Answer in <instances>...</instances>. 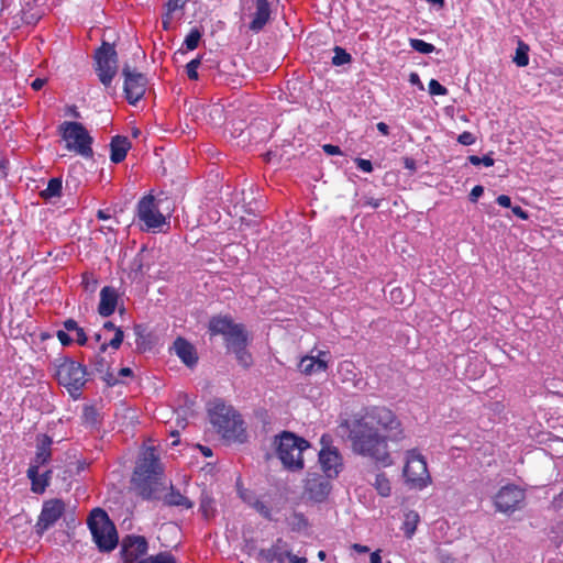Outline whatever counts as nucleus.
Listing matches in <instances>:
<instances>
[{
  "label": "nucleus",
  "instance_id": "1",
  "mask_svg": "<svg viewBox=\"0 0 563 563\" xmlns=\"http://www.w3.org/2000/svg\"><path fill=\"white\" fill-rule=\"evenodd\" d=\"M345 426L352 451L383 467L394 463L388 443H399L406 438L400 418L384 405L364 407Z\"/></svg>",
  "mask_w": 563,
  "mask_h": 563
},
{
  "label": "nucleus",
  "instance_id": "2",
  "mask_svg": "<svg viewBox=\"0 0 563 563\" xmlns=\"http://www.w3.org/2000/svg\"><path fill=\"white\" fill-rule=\"evenodd\" d=\"M164 468L154 446L144 448L136 461L131 485L144 500H158L164 489L162 477Z\"/></svg>",
  "mask_w": 563,
  "mask_h": 563
},
{
  "label": "nucleus",
  "instance_id": "3",
  "mask_svg": "<svg viewBox=\"0 0 563 563\" xmlns=\"http://www.w3.org/2000/svg\"><path fill=\"white\" fill-rule=\"evenodd\" d=\"M53 366L54 378L58 385L63 386L74 399H78L89 380L87 366L69 356L55 358Z\"/></svg>",
  "mask_w": 563,
  "mask_h": 563
},
{
  "label": "nucleus",
  "instance_id": "4",
  "mask_svg": "<svg viewBox=\"0 0 563 563\" xmlns=\"http://www.w3.org/2000/svg\"><path fill=\"white\" fill-rule=\"evenodd\" d=\"M273 445L277 457L288 471H301L305 467L302 453L310 443L290 431H283L274 437Z\"/></svg>",
  "mask_w": 563,
  "mask_h": 563
},
{
  "label": "nucleus",
  "instance_id": "5",
  "mask_svg": "<svg viewBox=\"0 0 563 563\" xmlns=\"http://www.w3.org/2000/svg\"><path fill=\"white\" fill-rule=\"evenodd\" d=\"M208 416L210 423L222 438L238 439L243 432V420L232 406L216 399L209 404Z\"/></svg>",
  "mask_w": 563,
  "mask_h": 563
},
{
  "label": "nucleus",
  "instance_id": "6",
  "mask_svg": "<svg viewBox=\"0 0 563 563\" xmlns=\"http://www.w3.org/2000/svg\"><path fill=\"white\" fill-rule=\"evenodd\" d=\"M88 527L93 541L101 552H111L119 543L115 526L110 521L108 514L101 508L91 510L88 517Z\"/></svg>",
  "mask_w": 563,
  "mask_h": 563
},
{
  "label": "nucleus",
  "instance_id": "7",
  "mask_svg": "<svg viewBox=\"0 0 563 563\" xmlns=\"http://www.w3.org/2000/svg\"><path fill=\"white\" fill-rule=\"evenodd\" d=\"M58 132L66 143V148L74 152L84 158H92L93 139L90 136L88 130L79 122L64 121L58 126Z\"/></svg>",
  "mask_w": 563,
  "mask_h": 563
},
{
  "label": "nucleus",
  "instance_id": "8",
  "mask_svg": "<svg viewBox=\"0 0 563 563\" xmlns=\"http://www.w3.org/2000/svg\"><path fill=\"white\" fill-rule=\"evenodd\" d=\"M402 473L406 483L411 488L423 489L431 483L427 461L418 449H411L406 452V463Z\"/></svg>",
  "mask_w": 563,
  "mask_h": 563
},
{
  "label": "nucleus",
  "instance_id": "9",
  "mask_svg": "<svg viewBox=\"0 0 563 563\" xmlns=\"http://www.w3.org/2000/svg\"><path fill=\"white\" fill-rule=\"evenodd\" d=\"M93 59V68L100 82L106 88L110 87L118 73V54L114 45L102 42L101 46L96 49Z\"/></svg>",
  "mask_w": 563,
  "mask_h": 563
},
{
  "label": "nucleus",
  "instance_id": "10",
  "mask_svg": "<svg viewBox=\"0 0 563 563\" xmlns=\"http://www.w3.org/2000/svg\"><path fill=\"white\" fill-rule=\"evenodd\" d=\"M332 442L331 435L323 434L321 437L318 457L323 474L334 479L343 471L344 462L340 450Z\"/></svg>",
  "mask_w": 563,
  "mask_h": 563
},
{
  "label": "nucleus",
  "instance_id": "11",
  "mask_svg": "<svg viewBox=\"0 0 563 563\" xmlns=\"http://www.w3.org/2000/svg\"><path fill=\"white\" fill-rule=\"evenodd\" d=\"M123 92L130 104H136L145 95L147 89V77L135 68L125 64L122 68Z\"/></svg>",
  "mask_w": 563,
  "mask_h": 563
},
{
  "label": "nucleus",
  "instance_id": "12",
  "mask_svg": "<svg viewBox=\"0 0 563 563\" xmlns=\"http://www.w3.org/2000/svg\"><path fill=\"white\" fill-rule=\"evenodd\" d=\"M2 1V11L8 10L15 19V24H36L43 16L42 5L38 0H19L18 4H9V0Z\"/></svg>",
  "mask_w": 563,
  "mask_h": 563
},
{
  "label": "nucleus",
  "instance_id": "13",
  "mask_svg": "<svg viewBox=\"0 0 563 563\" xmlns=\"http://www.w3.org/2000/svg\"><path fill=\"white\" fill-rule=\"evenodd\" d=\"M137 218L143 223L142 230L152 231L166 223L165 216L159 211L152 195L143 197L137 203Z\"/></svg>",
  "mask_w": 563,
  "mask_h": 563
},
{
  "label": "nucleus",
  "instance_id": "14",
  "mask_svg": "<svg viewBox=\"0 0 563 563\" xmlns=\"http://www.w3.org/2000/svg\"><path fill=\"white\" fill-rule=\"evenodd\" d=\"M332 479L324 474L308 473L303 481L302 496L313 503H323L331 493Z\"/></svg>",
  "mask_w": 563,
  "mask_h": 563
},
{
  "label": "nucleus",
  "instance_id": "15",
  "mask_svg": "<svg viewBox=\"0 0 563 563\" xmlns=\"http://www.w3.org/2000/svg\"><path fill=\"white\" fill-rule=\"evenodd\" d=\"M525 498L526 493L522 488L515 484H507L495 495L494 505L499 512L512 514L520 508Z\"/></svg>",
  "mask_w": 563,
  "mask_h": 563
},
{
  "label": "nucleus",
  "instance_id": "16",
  "mask_svg": "<svg viewBox=\"0 0 563 563\" xmlns=\"http://www.w3.org/2000/svg\"><path fill=\"white\" fill-rule=\"evenodd\" d=\"M66 504L60 498L45 500L42 506L40 516L35 523V531L38 536H43L52 528L65 514Z\"/></svg>",
  "mask_w": 563,
  "mask_h": 563
},
{
  "label": "nucleus",
  "instance_id": "17",
  "mask_svg": "<svg viewBox=\"0 0 563 563\" xmlns=\"http://www.w3.org/2000/svg\"><path fill=\"white\" fill-rule=\"evenodd\" d=\"M243 8L249 12V30L258 33L271 21L272 10L268 0H243Z\"/></svg>",
  "mask_w": 563,
  "mask_h": 563
},
{
  "label": "nucleus",
  "instance_id": "18",
  "mask_svg": "<svg viewBox=\"0 0 563 563\" xmlns=\"http://www.w3.org/2000/svg\"><path fill=\"white\" fill-rule=\"evenodd\" d=\"M147 541L142 536H126L121 543V558L125 563H133L147 551Z\"/></svg>",
  "mask_w": 563,
  "mask_h": 563
},
{
  "label": "nucleus",
  "instance_id": "19",
  "mask_svg": "<svg viewBox=\"0 0 563 563\" xmlns=\"http://www.w3.org/2000/svg\"><path fill=\"white\" fill-rule=\"evenodd\" d=\"M329 355L328 351H318L316 356L305 355L301 357L298 369L305 375H312L316 373L325 372L329 367L328 360L324 357Z\"/></svg>",
  "mask_w": 563,
  "mask_h": 563
},
{
  "label": "nucleus",
  "instance_id": "20",
  "mask_svg": "<svg viewBox=\"0 0 563 563\" xmlns=\"http://www.w3.org/2000/svg\"><path fill=\"white\" fill-rule=\"evenodd\" d=\"M288 555V543L283 538H277L267 549H261L258 558L265 563H284Z\"/></svg>",
  "mask_w": 563,
  "mask_h": 563
},
{
  "label": "nucleus",
  "instance_id": "21",
  "mask_svg": "<svg viewBox=\"0 0 563 563\" xmlns=\"http://www.w3.org/2000/svg\"><path fill=\"white\" fill-rule=\"evenodd\" d=\"M52 445L53 439L49 435L38 434L36 437L35 456L32 459L30 465H36V468L46 465L52 460Z\"/></svg>",
  "mask_w": 563,
  "mask_h": 563
},
{
  "label": "nucleus",
  "instance_id": "22",
  "mask_svg": "<svg viewBox=\"0 0 563 563\" xmlns=\"http://www.w3.org/2000/svg\"><path fill=\"white\" fill-rule=\"evenodd\" d=\"M118 300L119 295L117 289L111 286H104L100 291L98 313L104 318L110 317L117 309Z\"/></svg>",
  "mask_w": 563,
  "mask_h": 563
},
{
  "label": "nucleus",
  "instance_id": "23",
  "mask_svg": "<svg viewBox=\"0 0 563 563\" xmlns=\"http://www.w3.org/2000/svg\"><path fill=\"white\" fill-rule=\"evenodd\" d=\"M52 475V470H46L44 473L40 474V468H36V465H30L26 471V476L31 481V490L34 494H43L51 483Z\"/></svg>",
  "mask_w": 563,
  "mask_h": 563
},
{
  "label": "nucleus",
  "instance_id": "24",
  "mask_svg": "<svg viewBox=\"0 0 563 563\" xmlns=\"http://www.w3.org/2000/svg\"><path fill=\"white\" fill-rule=\"evenodd\" d=\"M100 351L97 355L90 361V365L92 366L93 371L99 373L101 375L102 380L107 384L109 387H113L121 383V380L115 376L113 372L110 369L109 362L104 358Z\"/></svg>",
  "mask_w": 563,
  "mask_h": 563
},
{
  "label": "nucleus",
  "instance_id": "25",
  "mask_svg": "<svg viewBox=\"0 0 563 563\" xmlns=\"http://www.w3.org/2000/svg\"><path fill=\"white\" fill-rule=\"evenodd\" d=\"M174 349L177 356L189 367H192L198 362L196 350L191 343L184 338H177L174 342Z\"/></svg>",
  "mask_w": 563,
  "mask_h": 563
},
{
  "label": "nucleus",
  "instance_id": "26",
  "mask_svg": "<svg viewBox=\"0 0 563 563\" xmlns=\"http://www.w3.org/2000/svg\"><path fill=\"white\" fill-rule=\"evenodd\" d=\"M131 148V142L126 136L115 135L110 142V159L114 164L123 162L126 157L129 150Z\"/></svg>",
  "mask_w": 563,
  "mask_h": 563
},
{
  "label": "nucleus",
  "instance_id": "27",
  "mask_svg": "<svg viewBox=\"0 0 563 563\" xmlns=\"http://www.w3.org/2000/svg\"><path fill=\"white\" fill-rule=\"evenodd\" d=\"M236 324L230 317L217 316L210 319L208 330L211 335L221 334L225 338Z\"/></svg>",
  "mask_w": 563,
  "mask_h": 563
},
{
  "label": "nucleus",
  "instance_id": "28",
  "mask_svg": "<svg viewBox=\"0 0 563 563\" xmlns=\"http://www.w3.org/2000/svg\"><path fill=\"white\" fill-rule=\"evenodd\" d=\"M227 347L231 351L247 346L249 338L243 324L238 323L235 328L224 338Z\"/></svg>",
  "mask_w": 563,
  "mask_h": 563
},
{
  "label": "nucleus",
  "instance_id": "29",
  "mask_svg": "<svg viewBox=\"0 0 563 563\" xmlns=\"http://www.w3.org/2000/svg\"><path fill=\"white\" fill-rule=\"evenodd\" d=\"M189 0H166L164 3V13L162 15V25L165 31L170 29L173 15L177 11H183Z\"/></svg>",
  "mask_w": 563,
  "mask_h": 563
},
{
  "label": "nucleus",
  "instance_id": "30",
  "mask_svg": "<svg viewBox=\"0 0 563 563\" xmlns=\"http://www.w3.org/2000/svg\"><path fill=\"white\" fill-rule=\"evenodd\" d=\"M163 500L164 504L169 507H180L183 509H191L194 507V503L173 486H170V490L164 495Z\"/></svg>",
  "mask_w": 563,
  "mask_h": 563
},
{
  "label": "nucleus",
  "instance_id": "31",
  "mask_svg": "<svg viewBox=\"0 0 563 563\" xmlns=\"http://www.w3.org/2000/svg\"><path fill=\"white\" fill-rule=\"evenodd\" d=\"M104 331H114V336L109 342H103L100 345V352L104 353L108 347L113 350H118L124 339V332L120 327H117L112 321H107L103 323Z\"/></svg>",
  "mask_w": 563,
  "mask_h": 563
},
{
  "label": "nucleus",
  "instance_id": "32",
  "mask_svg": "<svg viewBox=\"0 0 563 563\" xmlns=\"http://www.w3.org/2000/svg\"><path fill=\"white\" fill-rule=\"evenodd\" d=\"M63 327L66 331L75 333V341L78 345L84 346L87 344L88 338L85 329L81 328L76 320L69 318L63 322Z\"/></svg>",
  "mask_w": 563,
  "mask_h": 563
},
{
  "label": "nucleus",
  "instance_id": "33",
  "mask_svg": "<svg viewBox=\"0 0 563 563\" xmlns=\"http://www.w3.org/2000/svg\"><path fill=\"white\" fill-rule=\"evenodd\" d=\"M419 520V514L415 510H410L407 514H405L402 531L408 539H411L412 536L415 534Z\"/></svg>",
  "mask_w": 563,
  "mask_h": 563
},
{
  "label": "nucleus",
  "instance_id": "34",
  "mask_svg": "<svg viewBox=\"0 0 563 563\" xmlns=\"http://www.w3.org/2000/svg\"><path fill=\"white\" fill-rule=\"evenodd\" d=\"M372 485L382 497H388L391 493L390 481L384 472H379L375 475V481Z\"/></svg>",
  "mask_w": 563,
  "mask_h": 563
},
{
  "label": "nucleus",
  "instance_id": "35",
  "mask_svg": "<svg viewBox=\"0 0 563 563\" xmlns=\"http://www.w3.org/2000/svg\"><path fill=\"white\" fill-rule=\"evenodd\" d=\"M199 510L205 519L213 518L216 515L214 499L207 492L201 493Z\"/></svg>",
  "mask_w": 563,
  "mask_h": 563
},
{
  "label": "nucleus",
  "instance_id": "36",
  "mask_svg": "<svg viewBox=\"0 0 563 563\" xmlns=\"http://www.w3.org/2000/svg\"><path fill=\"white\" fill-rule=\"evenodd\" d=\"M63 183L60 178H51L48 180L47 187L41 191V197L44 199H51L54 197H59L62 195Z\"/></svg>",
  "mask_w": 563,
  "mask_h": 563
},
{
  "label": "nucleus",
  "instance_id": "37",
  "mask_svg": "<svg viewBox=\"0 0 563 563\" xmlns=\"http://www.w3.org/2000/svg\"><path fill=\"white\" fill-rule=\"evenodd\" d=\"M291 531L300 532L308 528L309 522L302 512H294L288 521Z\"/></svg>",
  "mask_w": 563,
  "mask_h": 563
},
{
  "label": "nucleus",
  "instance_id": "38",
  "mask_svg": "<svg viewBox=\"0 0 563 563\" xmlns=\"http://www.w3.org/2000/svg\"><path fill=\"white\" fill-rule=\"evenodd\" d=\"M338 373L342 382L354 380L356 377L355 366L350 361H343L338 366Z\"/></svg>",
  "mask_w": 563,
  "mask_h": 563
},
{
  "label": "nucleus",
  "instance_id": "39",
  "mask_svg": "<svg viewBox=\"0 0 563 563\" xmlns=\"http://www.w3.org/2000/svg\"><path fill=\"white\" fill-rule=\"evenodd\" d=\"M529 46L523 42H519L518 47L516 49V55L514 57V63L518 67H526L529 64Z\"/></svg>",
  "mask_w": 563,
  "mask_h": 563
},
{
  "label": "nucleus",
  "instance_id": "40",
  "mask_svg": "<svg viewBox=\"0 0 563 563\" xmlns=\"http://www.w3.org/2000/svg\"><path fill=\"white\" fill-rule=\"evenodd\" d=\"M232 352L235 354V357L242 367L249 368L253 364V357L247 351V346L239 347Z\"/></svg>",
  "mask_w": 563,
  "mask_h": 563
},
{
  "label": "nucleus",
  "instance_id": "41",
  "mask_svg": "<svg viewBox=\"0 0 563 563\" xmlns=\"http://www.w3.org/2000/svg\"><path fill=\"white\" fill-rule=\"evenodd\" d=\"M136 563H176V559L168 552H161L156 555L140 560Z\"/></svg>",
  "mask_w": 563,
  "mask_h": 563
},
{
  "label": "nucleus",
  "instance_id": "42",
  "mask_svg": "<svg viewBox=\"0 0 563 563\" xmlns=\"http://www.w3.org/2000/svg\"><path fill=\"white\" fill-rule=\"evenodd\" d=\"M81 285L88 292H95L99 285V280L93 273L85 272L81 275Z\"/></svg>",
  "mask_w": 563,
  "mask_h": 563
},
{
  "label": "nucleus",
  "instance_id": "43",
  "mask_svg": "<svg viewBox=\"0 0 563 563\" xmlns=\"http://www.w3.org/2000/svg\"><path fill=\"white\" fill-rule=\"evenodd\" d=\"M410 47L421 54H430L435 51V46L420 38H410Z\"/></svg>",
  "mask_w": 563,
  "mask_h": 563
},
{
  "label": "nucleus",
  "instance_id": "44",
  "mask_svg": "<svg viewBox=\"0 0 563 563\" xmlns=\"http://www.w3.org/2000/svg\"><path fill=\"white\" fill-rule=\"evenodd\" d=\"M201 36H202V34L197 27L191 29L189 34L186 36V38L184 41L186 48L188 51L196 49L199 45Z\"/></svg>",
  "mask_w": 563,
  "mask_h": 563
},
{
  "label": "nucleus",
  "instance_id": "45",
  "mask_svg": "<svg viewBox=\"0 0 563 563\" xmlns=\"http://www.w3.org/2000/svg\"><path fill=\"white\" fill-rule=\"evenodd\" d=\"M352 59L351 55L342 47H334V56L332 57V64L335 66H341L350 63Z\"/></svg>",
  "mask_w": 563,
  "mask_h": 563
},
{
  "label": "nucleus",
  "instance_id": "46",
  "mask_svg": "<svg viewBox=\"0 0 563 563\" xmlns=\"http://www.w3.org/2000/svg\"><path fill=\"white\" fill-rule=\"evenodd\" d=\"M251 507L254 508L265 519H272V509L263 500L258 498L254 499V501L251 504Z\"/></svg>",
  "mask_w": 563,
  "mask_h": 563
},
{
  "label": "nucleus",
  "instance_id": "47",
  "mask_svg": "<svg viewBox=\"0 0 563 563\" xmlns=\"http://www.w3.org/2000/svg\"><path fill=\"white\" fill-rule=\"evenodd\" d=\"M429 93L432 96H445L448 95V89L441 85L437 79H431L428 84Z\"/></svg>",
  "mask_w": 563,
  "mask_h": 563
},
{
  "label": "nucleus",
  "instance_id": "48",
  "mask_svg": "<svg viewBox=\"0 0 563 563\" xmlns=\"http://www.w3.org/2000/svg\"><path fill=\"white\" fill-rule=\"evenodd\" d=\"M201 64V60L200 58H195V59H191L187 65H186V74L188 76L189 79L191 80H197L198 79V67L200 66Z\"/></svg>",
  "mask_w": 563,
  "mask_h": 563
},
{
  "label": "nucleus",
  "instance_id": "49",
  "mask_svg": "<svg viewBox=\"0 0 563 563\" xmlns=\"http://www.w3.org/2000/svg\"><path fill=\"white\" fill-rule=\"evenodd\" d=\"M550 508L559 516H563V489L555 495L551 501Z\"/></svg>",
  "mask_w": 563,
  "mask_h": 563
},
{
  "label": "nucleus",
  "instance_id": "50",
  "mask_svg": "<svg viewBox=\"0 0 563 563\" xmlns=\"http://www.w3.org/2000/svg\"><path fill=\"white\" fill-rule=\"evenodd\" d=\"M476 141V137L474 136L473 133L468 132V131H464L463 133H461L457 137V142L462 145H472L474 144Z\"/></svg>",
  "mask_w": 563,
  "mask_h": 563
},
{
  "label": "nucleus",
  "instance_id": "51",
  "mask_svg": "<svg viewBox=\"0 0 563 563\" xmlns=\"http://www.w3.org/2000/svg\"><path fill=\"white\" fill-rule=\"evenodd\" d=\"M56 336L63 346H69L75 341L65 329L58 330Z\"/></svg>",
  "mask_w": 563,
  "mask_h": 563
},
{
  "label": "nucleus",
  "instance_id": "52",
  "mask_svg": "<svg viewBox=\"0 0 563 563\" xmlns=\"http://www.w3.org/2000/svg\"><path fill=\"white\" fill-rule=\"evenodd\" d=\"M357 168H360L364 173H372L373 172V164L369 159L357 157L354 159Z\"/></svg>",
  "mask_w": 563,
  "mask_h": 563
},
{
  "label": "nucleus",
  "instance_id": "53",
  "mask_svg": "<svg viewBox=\"0 0 563 563\" xmlns=\"http://www.w3.org/2000/svg\"><path fill=\"white\" fill-rule=\"evenodd\" d=\"M84 420L86 423L95 424L97 422V411L92 407H86L84 410Z\"/></svg>",
  "mask_w": 563,
  "mask_h": 563
},
{
  "label": "nucleus",
  "instance_id": "54",
  "mask_svg": "<svg viewBox=\"0 0 563 563\" xmlns=\"http://www.w3.org/2000/svg\"><path fill=\"white\" fill-rule=\"evenodd\" d=\"M239 496L244 503H246L250 506L254 501V499H256L254 494L247 489H239Z\"/></svg>",
  "mask_w": 563,
  "mask_h": 563
},
{
  "label": "nucleus",
  "instance_id": "55",
  "mask_svg": "<svg viewBox=\"0 0 563 563\" xmlns=\"http://www.w3.org/2000/svg\"><path fill=\"white\" fill-rule=\"evenodd\" d=\"M322 150L328 155H341L342 154L341 148L338 145H333V144H324L322 146Z\"/></svg>",
  "mask_w": 563,
  "mask_h": 563
},
{
  "label": "nucleus",
  "instance_id": "56",
  "mask_svg": "<svg viewBox=\"0 0 563 563\" xmlns=\"http://www.w3.org/2000/svg\"><path fill=\"white\" fill-rule=\"evenodd\" d=\"M484 188L481 185H476L470 192V200L475 202L483 195Z\"/></svg>",
  "mask_w": 563,
  "mask_h": 563
},
{
  "label": "nucleus",
  "instance_id": "57",
  "mask_svg": "<svg viewBox=\"0 0 563 563\" xmlns=\"http://www.w3.org/2000/svg\"><path fill=\"white\" fill-rule=\"evenodd\" d=\"M511 208V212L518 217L519 219L521 220H528L529 218V214L526 210H523L520 206H515V207H510Z\"/></svg>",
  "mask_w": 563,
  "mask_h": 563
},
{
  "label": "nucleus",
  "instance_id": "58",
  "mask_svg": "<svg viewBox=\"0 0 563 563\" xmlns=\"http://www.w3.org/2000/svg\"><path fill=\"white\" fill-rule=\"evenodd\" d=\"M496 202L504 207V208H510L511 207V199L507 195H499L496 199Z\"/></svg>",
  "mask_w": 563,
  "mask_h": 563
},
{
  "label": "nucleus",
  "instance_id": "59",
  "mask_svg": "<svg viewBox=\"0 0 563 563\" xmlns=\"http://www.w3.org/2000/svg\"><path fill=\"white\" fill-rule=\"evenodd\" d=\"M286 559L289 561V563H306L307 559L303 556H297L291 553V551L288 549V555Z\"/></svg>",
  "mask_w": 563,
  "mask_h": 563
},
{
  "label": "nucleus",
  "instance_id": "60",
  "mask_svg": "<svg viewBox=\"0 0 563 563\" xmlns=\"http://www.w3.org/2000/svg\"><path fill=\"white\" fill-rule=\"evenodd\" d=\"M404 167L406 169H409L410 172H416L417 169V164H416V161L411 157H404Z\"/></svg>",
  "mask_w": 563,
  "mask_h": 563
},
{
  "label": "nucleus",
  "instance_id": "61",
  "mask_svg": "<svg viewBox=\"0 0 563 563\" xmlns=\"http://www.w3.org/2000/svg\"><path fill=\"white\" fill-rule=\"evenodd\" d=\"M46 84V79L45 78H35L32 82H31V87L33 90L35 91H38L41 90Z\"/></svg>",
  "mask_w": 563,
  "mask_h": 563
},
{
  "label": "nucleus",
  "instance_id": "62",
  "mask_svg": "<svg viewBox=\"0 0 563 563\" xmlns=\"http://www.w3.org/2000/svg\"><path fill=\"white\" fill-rule=\"evenodd\" d=\"M481 164H483L486 167H490L494 165V158L490 156V154L484 155L481 158Z\"/></svg>",
  "mask_w": 563,
  "mask_h": 563
},
{
  "label": "nucleus",
  "instance_id": "63",
  "mask_svg": "<svg viewBox=\"0 0 563 563\" xmlns=\"http://www.w3.org/2000/svg\"><path fill=\"white\" fill-rule=\"evenodd\" d=\"M377 130L383 134V135H388L389 134V126L385 123V122H378L377 123Z\"/></svg>",
  "mask_w": 563,
  "mask_h": 563
},
{
  "label": "nucleus",
  "instance_id": "64",
  "mask_svg": "<svg viewBox=\"0 0 563 563\" xmlns=\"http://www.w3.org/2000/svg\"><path fill=\"white\" fill-rule=\"evenodd\" d=\"M371 563H382V558H380V554H379V550L374 551L371 554Z\"/></svg>",
  "mask_w": 563,
  "mask_h": 563
}]
</instances>
